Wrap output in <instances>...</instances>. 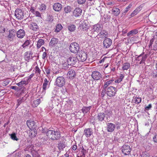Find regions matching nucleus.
I'll use <instances>...</instances> for the list:
<instances>
[{
    "label": "nucleus",
    "instance_id": "f257e3e1",
    "mask_svg": "<svg viewBox=\"0 0 157 157\" xmlns=\"http://www.w3.org/2000/svg\"><path fill=\"white\" fill-rule=\"evenodd\" d=\"M46 135L49 139L53 140H57L60 137V134L59 131L49 130L46 132Z\"/></svg>",
    "mask_w": 157,
    "mask_h": 157
},
{
    "label": "nucleus",
    "instance_id": "f03ea898",
    "mask_svg": "<svg viewBox=\"0 0 157 157\" xmlns=\"http://www.w3.org/2000/svg\"><path fill=\"white\" fill-rule=\"evenodd\" d=\"M79 45L77 43L73 42L70 44L69 46V49L72 53H77L79 51Z\"/></svg>",
    "mask_w": 157,
    "mask_h": 157
},
{
    "label": "nucleus",
    "instance_id": "7ed1b4c3",
    "mask_svg": "<svg viewBox=\"0 0 157 157\" xmlns=\"http://www.w3.org/2000/svg\"><path fill=\"white\" fill-rule=\"evenodd\" d=\"M117 91V89L115 87L110 86L107 89L106 94L108 96L113 97L115 96Z\"/></svg>",
    "mask_w": 157,
    "mask_h": 157
},
{
    "label": "nucleus",
    "instance_id": "20e7f679",
    "mask_svg": "<svg viewBox=\"0 0 157 157\" xmlns=\"http://www.w3.org/2000/svg\"><path fill=\"white\" fill-rule=\"evenodd\" d=\"M65 79L63 76H59L56 78V83L58 86L62 87L65 85Z\"/></svg>",
    "mask_w": 157,
    "mask_h": 157
},
{
    "label": "nucleus",
    "instance_id": "39448f33",
    "mask_svg": "<svg viewBox=\"0 0 157 157\" xmlns=\"http://www.w3.org/2000/svg\"><path fill=\"white\" fill-rule=\"evenodd\" d=\"M131 150L130 146L128 145L124 144L122 147V152L125 155H129L130 153Z\"/></svg>",
    "mask_w": 157,
    "mask_h": 157
},
{
    "label": "nucleus",
    "instance_id": "423d86ee",
    "mask_svg": "<svg viewBox=\"0 0 157 157\" xmlns=\"http://www.w3.org/2000/svg\"><path fill=\"white\" fill-rule=\"evenodd\" d=\"M87 56V55L86 52L81 51L79 53V56L77 58L78 59L79 61L84 62L86 59Z\"/></svg>",
    "mask_w": 157,
    "mask_h": 157
},
{
    "label": "nucleus",
    "instance_id": "0eeeda50",
    "mask_svg": "<svg viewBox=\"0 0 157 157\" xmlns=\"http://www.w3.org/2000/svg\"><path fill=\"white\" fill-rule=\"evenodd\" d=\"M77 59L75 56L70 57L67 60L68 64L71 66L75 65L77 62Z\"/></svg>",
    "mask_w": 157,
    "mask_h": 157
},
{
    "label": "nucleus",
    "instance_id": "6e6552de",
    "mask_svg": "<svg viewBox=\"0 0 157 157\" xmlns=\"http://www.w3.org/2000/svg\"><path fill=\"white\" fill-rule=\"evenodd\" d=\"M15 15L18 19H21L24 16L23 13L21 10L17 9L15 11Z\"/></svg>",
    "mask_w": 157,
    "mask_h": 157
},
{
    "label": "nucleus",
    "instance_id": "1a4fd4ad",
    "mask_svg": "<svg viewBox=\"0 0 157 157\" xmlns=\"http://www.w3.org/2000/svg\"><path fill=\"white\" fill-rule=\"evenodd\" d=\"M91 75L92 78L95 80H99L101 78V74L97 71H94Z\"/></svg>",
    "mask_w": 157,
    "mask_h": 157
},
{
    "label": "nucleus",
    "instance_id": "9d476101",
    "mask_svg": "<svg viewBox=\"0 0 157 157\" xmlns=\"http://www.w3.org/2000/svg\"><path fill=\"white\" fill-rule=\"evenodd\" d=\"M112 41L109 38H106L103 41V44L104 47L106 48H109L112 44Z\"/></svg>",
    "mask_w": 157,
    "mask_h": 157
},
{
    "label": "nucleus",
    "instance_id": "9b49d317",
    "mask_svg": "<svg viewBox=\"0 0 157 157\" xmlns=\"http://www.w3.org/2000/svg\"><path fill=\"white\" fill-rule=\"evenodd\" d=\"M84 134L87 137H90L93 133V130L91 128H85L84 130Z\"/></svg>",
    "mask_w": 157,
    "mask_h": 157
},
{
    "label": "nucleus",
    "instance_id": "f8f14e48",
    "mask_svg": "<svg viewBox=\"0 0 157 157\" xmlns=\"http://www.w3.org/2000/svg\"><path fill=\"white\" fill-rule=\"evenodd\" d=\"M48 81L46 78L44 79V82L43 84L42 91L41 94L42 95H44L46 93V90L47 89V86L48 85Z\"/></svg>",
    "mask_w": 157,
    "mask_h": 157
},
{
    "label": "nucleus",
    "instance_id": "ddd939ff",
    "mask_svg": "<svg viewBox=\"0 0 157 157\" xmlns=\"http://www.w3.org/2000/svg\"><path fill=\"white\" fill-rule=\"evenodd\" d=\"M82 11V10L80 8H76L73 11V15L75 17H78L81 15Z\"/></svg>",
    "mask_w": 157,
    "mask_h": 157
},
{
    "label": "nucleus",
    "instance_id": "4468645a",
    "mask_svg": "<svg viewBox=\"0 0 157 157\" xmlns=\"http://www.w3.org/2000/svg\"><path fill=\"white\" fill-rule=\"evenodd\" d=\"M53 10L56 11H59L62 8V5L60 3H56L53 5Z\"/></svg>",
    "mask_w": 157,
    "mask_h": 157
},
{
    "label": "nucleus",
    "instance_id": "2eb2a0df",
    "mask_svg": "<svg viewBox=\"0 0 157 157\" xmlns=\"http://www.w3.org/2000/svg\"><path fill=\"white\" fill-rule=\"evenodd\" d=\"M115 125L114 124L111 123H108L107 124V131L109 132H113L115 128Z\"/></svg>",
    "mask_w": 157,
    "mask_h": 157
},
{
    "label": "nucleus",
    "instance_id": "dca6fc26",
    "mask_svg": "<svg viewBox=\"0 0 157 157\" xmlns=\"http://www.w3.org/2000/svg\"><path fill=\"white\" fill-rule=\"evenodd\" d=\"M76 75V73L75 71L72 69H70L67 74V76L70 79H73L75 77Z\"/></svg>",
    "mask_w": 157,
    "mask_h": 157
},
{
    "label": "nucleus",
    "instance_id": "f3484780",
    "mask_svg": "<svg viewBox=\"0 0 157 157\" xmlns=\"http://www.w3.org/2000/svg\"><path fill=\"white\" fill-rule=\"evenodd\" d=\"M26 124L28 127L31 129L35 128V122L32 120H29L27 121Z\"/></svg>",
    "mask_w": 157,
    "mask_h": 157
},
{
    "label": "nucleus",
    "instance_id": "a211bd4d",
    "mask_svg": "<svg viewBox=\"0 0 157 157\" xmlns=\"http://www.w3.org/2000/svg\"><path fill=\"white\" fill-rule=\"evenodd\" d=\"M147 58V57L146 55L143 56L141 54H140L136 57V60H138V61L141 60V61L139 63L140 64H141L144 63Z\"/></svg>",
    "mask_w": 157,
    "mask_h": 157
},
{
    "label": "nucleus",
    "instance_id": "6ab92c4d",
    "mask_svg": "<svg viewBox=\"0 0 157 157\" xmlns=\"http://www.w3.org/2000/svg\"><path fill=\"white\" fill-rule=\"evenodd\" d=\"M29 28L33 31H37L39 29V27L37 24L34 22H32L30 24Z\"/></svg>",
    "mask_w": 157,
    "mask_h": 157
},
{
    "label": "nucleus",
    "instance_id": "aec40b11",
    "mask_svg": "<svg viewBox=\"0 0 157 157\" xmlns=\"http://www.w3.org/2000/svg\"><path fill=\"white\" fill-rule=\"evenodd\" d=\"M16 34L18 38H22L25 36V33L24 30L20 29L16 33Z\"/></svg>",
    "mask_w": 157,
    "mask_h": 157
},
{
    "label": "nucleus",
    "instance_id": "412c9836",
    "mask_svg": "<svg viewBox=\"0 0 157 157\" xmlns=\"http://www.w3.org/2000/svg\"><path fill=\"white\" fill-rule=\"evenodd\" d=\"M108 33L106 31L102 30L98 34L99 37L101 38H106L108 37Z\"/></svg>",
    "mask_w": 157,
    "mask_h": 157
},
{
    "label": "nucleus",
    "instance_id": "4be33fe9",
    "mask_svg": "<svg viewBox=\"0 0 157 157\" xmlns=\"http://www.w3.org/2000/svg\"><path fill=\"white\" fill-rule=\"evenodd\" d=\"M58 42V39L55 38H52L49 43V45L52 47H54L57 44Z\"/></svg>",
    "mask_w": 157,
    "mask_h": 157
},
{
    "label": "nucleus",
    "instance_id": "5701e85b",
    "mask_svg": "<svg viewBox=\"0 0 157 157\" xmlns=\"http://www.w3.org/2000/svg\"><path fill=\"white\" fill-rule=\"evenodd\" d=\"M102 29V27L101 25L99 24H98L94 26L93 29L94 31L98 33L100 31H101Z\"/></svg>",
    "mask_w": 157,
    "mask_h": 157
},
{
    "label": "nucleus",
    "instance_id": "b1692460",
    "mask_svg": "<svg viewBox=\"0 0 157 157\" xmlns=\"http://www.w3.org/2000/svg\"><path fill=\"white\" fill-rule=\"evenodd\" d=\"M86 153V150L85 149L82 147L81 150L78 153L77 157H85V155Z\"/></svg>",
    "mask_w": 157,
    "mask_h": 157
},
{
    "label": "nucleus",
    "instance_id": "393cba45",
    "mask_svg": "<svg viewBox=\"0 0 157 157\" xmlns=\"http://www.w3.org/2000/svg\"><path fill=\"white\" fill-rule=\"evenodd\" d=\"M44 41L42 39H40L37 41L36 47L37 48H40L41 46L44 44Z\"/></svg>",
    "mask_w": 157,
    "mask_h": 157
},
{
    "label": "nucleus",
    "instance_id": "a878e982",
    "mask_svg": "<svg viewBox=\"0 0 157 157\" xmlns=\"http://www.w3.org/2000/svg\"><path fill=\"white\" fill-rule=\"evenodd\" d=\"M112 13L115 16H117L120 13V11L119 9L114 7L112 9Z\"/></svg>",
    "mask_w": 157,
    "mask_h": 157
},
{
    "label": "nucleus",
    "instance_id": "bb28decb",
    "mask_svg": "<svg viewBox=\"0 0 157 157\" xmlns=\"http://www.w3.org/2000/svg\"><path fill=\"white\" fill-rule=\"evenodd\" d=\"M130 67V63L128 62L124 63L122 64V69L123 70H127Z\"/></svg>",
    "mask_w": 157,
    "mask_h": 157
},
{
    "label": "nucleus",
    "instance_id": "cd10ccee",
    "mask_svg": "<svg viewBox=\"0 0 157 157\" xmlns=\"http://www.w3.org/2000/svg\"><path fill=\"white\" fill-rule=\"evenodd\" d=\"M58 145V147L59 150H63L64 148L65 147V142L63 141H60Z\"/></svg>",
    "mask_w": 157,
    "mask_h": 157
},
{
    "label": "nucleus",
    "instance_id": "c85d7f7f",
    "mask_svg": "<svg viewBox=\"0 0 157 157\" xmlns=\"http://www.w3.org/2000/svg\"><path fill=\"white\" fill-rule=\"evenodd\" d=\"M36 132L35 129H31L29 133L30 137L31 138L34 137L36 135Z\"/></svg>",
    "mask_w": 157,
    "mask_h": 157
},
{
    "label": "nucleus",
    "instance_id": "c756f323",
    "mask_svg": "<svg viewBox=\"0 0 157 157\" xmlns=\"http://www.w3.org/2000/svg\"><path fill=\"white\" fill-rule=\"evenodd\" d=\"M40 103V99H38L33 101L32 104V106L33 107H37Z\"/></svg>",
    "mask_w": 157,
    "mask_h": 157
},
{
    "label": "nucleus",
    "instance_id": "7c9ffc66",
    "mask_svg": "<svg viewBox=\"0 0 157 157\" xmlns=\"http://www.w3.org/2000/svg\"><path fill=\"white\" fill-rule=\"evenodd\" d=\"M16 34V32L14 29L10 30L9 35L8 36L9 38H13Z\"/></svg>",
    "mask_w": 157,
    "mask_h": 157
},
{
    "label": "nucleus",
    "instance_id": "2f4dec72",
    "mask_svg": "<svg viewBox=\"0 0 157 157\" xmlns=\"http://www.w3.org/2000/svg\"><path fill=\"white\" fill-rule=\"evenodd\" d=\"M138 33V30L137 29H134L130 31L127 34L128 36H131L134 35H135Z\"/></svg>",
    "mask_w": 157,
    "mask_h": 157
},
{
    "label": "nucleus",
    "instance_id": "473e14b6",
    "mask_svg": "<svg viewBox=\"0 0 157 157\" xmlns=\"http://www.w3.org/2000/svg\"><path fill=\"white\" fill-rule=\"evenodd\" d=\"M105 117V114L104 113H100L98 116V118L99 121H102Z\"/></svg>",
    "mask_w": 157,
    "mask_h": 157
},
{
    "label": "nucleus",
    "instance_id": "72a5a7b5",
    "mask_svg": "<svg viewBox=\"0 0 157 157\" xmlns=\"http://www.w3.org/2000/svg\"><path fill=\"white\" fill-rule=\"evenodd\" d=\"M141 101V98L139 97L134 98L132 100L133 103H135L136 104H138Z\"/></svg>",
    "mask_w": 157,
    "mask_h": 157
},
{
    "label": "nucleus",
    "instance_id": "f704fd0d",
    "mask_svg": "<svg viewBox=\"0 0 157 157\" xmlns=\"http://www.w3.org/2000/svg\"><path fill=\"white\" fill-rule=\"evenodd\" d=\"M67 28L69 31L71 32H73L75 30L76 26L74 25L71 24L68 26Z\"/></svg>",
    "mask_w": 157,
    "mask_h": 157
},
{
    "label": "nucleus",
    "instance_id": "c9c22d12",
    "mask_svg": "<svg viewBox=\"0 0 157 157\" xmlns=\"http://www.w3.org/2000/svg\"><path fill=\"white\" fill-rule=\"evenodd\" d=\"M91 108V106H90L88 107H83L82 109V110L84 113H88L90 111Z\"/></svg>",
    "mask_w": 157,
    "mask_h": 157
},
{
    "label": "nucleus",
    "instance_id": "e433bc0d",
    "mask_svg": "<svg viewBox=\"0 0 157 157\" xmlns=\"http://www.w3.org/2000/svg\"><path fill=\"white\" fill-rule=\"evenodd\" d=\"M114 81V79H112L109 80L106 82L104 84V88H106L107 87L111 84L113 83V82Z\"/></svg>",
    "mask_w": 157,
    "mask_h": 157
},
{
    "label": "nucleus",
    "instance_id": "4c0bfd02",
    "mask_svg": "<svg viewBox=\"0 0 157 157\" xmlns=\"http://www.w3.org/2000/svg\"><path fill=\"white\" fill-rule=\"evenodd\" d=\"M63 28V26L60 24H58L57 25L55 32L58 33Z\"/></svg>",
    "mask_w": 157,
    "mask_h": 157
},
{
    "label": "nucleus",
    "instance_id": "58836bf2",
    "mask_svg": "<svg viewBox=\"0 0 157 157\" xmlns=\"http://www.w3.org/2000/svg\"><path fill=\"white\" fill-rule=\"evenodd\" d=\"M23 101H24V99L23 97L19 98L17 100V107Z\"/></svg>",
    "mask_w": 157,
    "mask_h": 157
},
{
    "label": "nucleus",
    "instance_id": "ea45409f",
    "mask_svg": "<svg viewBox=\"0 0 157 157\" xmlns=\"http://www.w3.org/2000/svg\"><path fill=\"white\" fill-rule=\"evenodd\" d=\"M143 7V6L142 5H140L139 6H138V7H137L136 8V9L134 10L136 12V13H137V14L142 9Z\"/></svg>",
    "mask_w": 157,
    "mask_h": 157
},
{
    "label": "nucleus",
    "instance_id": "a19ab883",
    "mask_svg": "<svg viewBox=\"0 0 157 157\" xmlns=\"http://www.w3.org/2000/svg\"><path fill=\"white\" fill-rule=\"evenodd\" d=\"M71 7L69 6H67L64 8V11L66 13H68L71 12Z\"/></svg>",
    "mask_w": 157,
    "mask_h": 157
},
{
    "label": "nucleus",
    "instance_id": "79ce46f5",
    "mask_svg": "<svg viewBox=\"0 0 157 157\" xmlns=\"http://www.w3.org/2000/svg\"><path fill=\"white\" fill-rule=\"evenodd\" d=\"M11 138L13 140L17 141L18 139L17 138L16 134L15 133H13L10 135Z\"/></svg>",
    "mask_w": 157,
    "mask_h": 157
},
{
    "label": "nucleus",
    "instance_id": "37998d69",
    "mask_svg": "<svg viewBox=\"0 0 157 157\" xmlns=\"http://www.w3.org/2000/svg\"><path fill=\"white\" fill-rule=\"evenodd\" d=\"M30 44V41L29 40H27L22 45L23 48L28 46Z\"/></svg>",
    "mask_w": 157,
    "mask_h": 157
},
{
    "label": "nucleus",
    "instance_id": "c03bdc74",
    "mask_svg": "<svg viewBox=\"0 0 157 157\" xmlns=\"http://www.w3.org/2000/svg\"><path fill=\"white\" fill-rule=\"evenodd\" d=\"M40 11H44L46 9V6L44 4H41L40 8Z\"/></svg>",
    "mask_w": 157,
    "mask_h": 157
},
{
    "label": "nucleus",
    "instance_id": "a18cd8bd",
    "mask_svg": "<svg viewBox=\"0 0 157 157\" xmlns=\"http://www.w3.org/2000/svg\"><path fill=\"white\" fill-rule=\"evenodd\" d=\"M35 69L36 73L40 74L41 71L37 66H36Z\"/></svg>",
    "mask_w": 157,
    "mask_h": 157
},
{
    "label": "nucleus",
    "instance_id": "49530a36",
    "mask_svg": "<svg viewBox=\"0 0 157 157\" xmlns=\"http://www.w3.org/2000/svg\"><path fill=\"white\" fill-rule=\"evenodd\" d=\"M150 155L149 153L145 151L143 152L141 156V157H149Z\"/></svg>",
    "mask_w": 157,
    "mask_h": 157
},
{
    "label": "nucleus",
    "instance_id": "de8ad7c7",
    "mask_svg": "<svg viewBox=\"0 0 157 157\" xmlns=\"http://www.w3.org/2000/svg\"><path fill=\"white\" fill-rule=\"evenodd\" d=\"M25 82H26L25 81H21L19 83H17V85L18 86L21 87L22 86L23 84H25Z\"/></svg>",
    "mask_w": 157,
    "mask_h": 157
},
{
    "label": "nucleus",
    "instance_id": "09e8293b",
    "mask_svg": "<svg viewBox=\"0 0 157 157\" xmlns=\"http://www.w3.org/2000/svg\"><path fill=\"white\" fill-rule=\"evenodd\" d=\"M105 115L106 114V115H107V116H109L112 115V111H109V110H106L105 111Z\"/></svg>",
    "mask_w": 157,
    "mask_h": 157
},
{
    "label": "nucleus",
    "instance_id": "8fccbe9b",
    "mask_svg": "<svg viewBox=\"0 0 157 157\" xmlns=\"http://www.w3.org/2000/svg\"><path fill=\"white\" fill-rule=\"evenodd\" d=\"M33 14H35L36 17H41V14L38 11H36Z\"/></svg>",
    "mask_w": 157,
    "mask_h": 157
},
{
    "label": "nucleus",
    "instance_id": "3c124183",
    "mask_svg": "<svg viewBox=\"0 0 157 157\" xmlns=\"http://www.w3.org/2000/svg\"><path fill=\"white\" fill-rule=\"evenodd\" d=\"M5 29L2 25L0 26V33H3L5 32Z\"/></svg>",
    "mask_w": 157,
    "mask_h": 157
},
{
    "label": "nucleus",
    "instance_id": "603ef678",
    "mask_svg": "<svg viewBox=\"0 0 157 157\" xmlns=\"http://www.w3.org/2000/svg\"><path fill=\"white\" fill-rule=\"evenodd\" d=\"M45 71L46 73L47 76H48L51 73V71L50 69L48 68H46L45 70Z\"/></svg>",
    "mask_w": 157,
    "mask_h": 157
},
{
    "label": "nucleus",
    "instance_id": "864d4df0",
    "mask_svg": "<svg viewBox=\"0 0 157 157\" xmlns=\"http://www.w3.org/2000/svg\"><path fill=\"white\" fill-rule=\"evenodd\" d=\"M86 1V0H77L78 3L80 5L84 4Z\"/></svg>",
    "mask_w": 157,
    "mask_h": 157
},
{
    "label": "nucleus",
    "instance_id": "5fc2aeb1",
    "mask_svg": "<svg viewBox=\"0 0 157 157\" xmlns=\"http://www.w3.org/2000/svg\"><path fill=\"white\" fill-rule=\"evenodd\" d=\"M106 89V88H104L103 89L102 91H101V95L102 96V97H103L105 95V94Z\"/></svg>",
    "mask_w": 157,
    "mask_h": 157
},
{
    "label": "nucleus",
    "instance_id": "6e6d98bb",
    "mask_svg": "<svg viewBox=\"0 0 157 157\" xmlns=\"http://www.w3.org/2000/svg\"><path fill=\"white\" fill-rule=\"evenodd\" d=\"M10 81L8 80H5L3 82L2 85L3 86H5L8 85Z\"/></svg>",
    "mask_w": 157,
    "mask_h": 157
},
{
    "label": "nucleus",
    "instance_id": "4d7b16f0",
    "mask_svg": "<svg viewBox=\"0 0 157 157\" xmlns=\"http://www.w3.org/2000/svg\"><path fill=\"white\" fill-rule=\"evenodd\" d=\"M35 8L34 7H31L30 9V11L33 14L35 12Z\"/></svg>",
    "mask_w": 157,
    "mask_h": 157
},
{
    "label": "nucleus",
    "instance_id": "13d9d810",
    "mask_svg": "<svg viewBox=\"0 0 157 157\" xmlns=\"http://www.w3.org/2000/svg\"><path fill=\"white\" fill-rule=\"evenodd\" d=\"M124 76V74H121L119 79L121 81Z\"/></svg>",
    "mask_w": 157,
    "mask_h": 157
},
{
    "label": "nucleus",
    "instance_id": "bf43d9fd",
    "mask_svg": "<svg viewBox=\"0 0 157 157\" xmlns=\"http://www.w3.org/2000/svg\"><path fill=\"white\" fill-rule=\"evenodd\" d=\"M132 5H128L126 8V10H125L124 11V13H126L129 9L131 7Z\"/></svg>",
    "mask_w": 157,
    "mask_h": 157
},
{
    "label": "nucleus",
    "instance_id": "052dcab7",
    "mask_svg": "<svg viewBox=\"0 0 157 157\" xmlns=\"http://www.w3.org/2000/svg\"><path fill=\"white\" fill-rule=\"evenodd\" d=\"M47 56V53L46 52H44L43 53V54L42 55V58L43 59H45V58Z\"/></svg>",
    "mask_w": 157,
    "mask_h": 157
},
{
    "label": "nucleus",
    "instance_id": "680f3d73",
    "mask_svg": "<svg viewBox=\"0 0 157 157\" xmlns=\"http://www.w3.org/2000/svg\"><path fill=\"white\" fill-rule=\"evenodd\" d=\"M137 13H136V12L134 10L130 14V16H131V17H132L134 16L135 15H136L137 14Z\"/></svg>",
    "mask_w": 157,
    "mask_h": 157
},
{
    "label": "nucleus",
    "instance_id": "e2e57ef3",
    "mask_svg": "<svg viewBox=\"0 0 157 157\" xmlns=\"http://www.w3.org/2000/svg\"><path fill=\"white\" fill-rule=\"evenodd\" d=\"M153 140L155 142L157 143V134L153 137Z\"/></svg>",
    "mask_w": 157,
    "mask_h": 157
},
{
    "label": "nucleus",
    "instance_id": "0e129e2a",
    "mask_svg": "<svg viewBox=\"0 0 157 157\" xmlns=\"http://www.w3.org/2000/svg\"><path fill=\"white\" fill-rule=\"evenodd\" d=\"M10 88L12 89H13L15 90H18V88L17 86H11Z\"/></svg>",
    "mask_w": 157,
    "mask_h": 157
},
{
    "label": "nucleus",
    "instance_id": "69168bd1",
    "mask_svg": "<svg viewBox=\"0 0 157 157\" xmlns=\"http://www.w3.org/2000/svg\"><path fill=\"white\" fill-rule=\"evenodd\" d=\"M34 75V73H32V74H31L28 77V80H29L30 79H31L33 76Z\"/></svg>",
    "mask_w": 157,
    "mask_h": 157
},
{
    "label": "nucleus",
    "instance_id": "338daca9",
    "mask_svg": "<svg viewBox=\"0 0 157 157\" xmlns=\"http://www.w3.org/2000/svg\"><path fill=\"white\" fill-rule=\"evenodd\" d=\"M77 149V146L76 145H73L72 147V149L73 150L75 151Z\"/></svg>",
    "mask_w": 157,
    "mask_h": 157
},
{
    "label": "nucleus",
    "instance_id": "774afa93",
    "mask_svg": "<svg viewBox=\"0 0 157 157\" xmlns=\"http://www.w3.org/2000/svg\"><path fill=\"white\" fill-rule=\"evenodd\" d=\"M151 107V104H149L148 106L146 107L145 109L147 110H148Z\"/></svg>",
    "mask_w": 157,
    "mask_h": 157
}]
</instances>
